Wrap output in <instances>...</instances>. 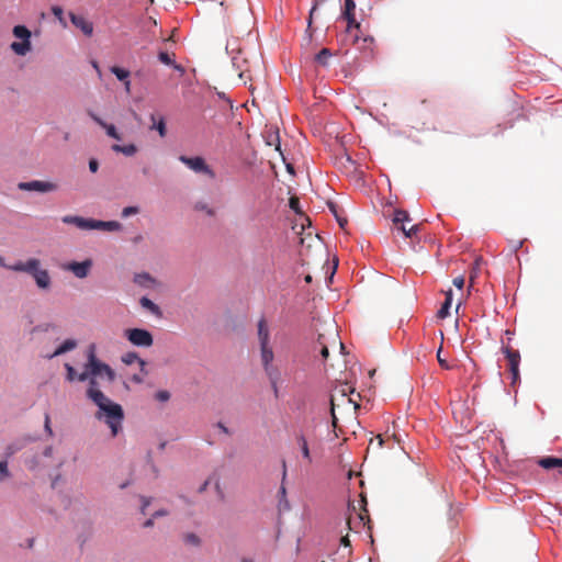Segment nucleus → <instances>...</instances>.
Returning <instances> with one entry per match:
<instances>
[{"instance_id": "1", "label": "nucleus", "mask_w": 562, "mask_h": 562, "mask_svg": "<svg viewBox=\"0 0 562 562\" xmlns=\"http://www.w3.org/2000/svg\"><path fill=\"white\" fill-rule=\"evenodd\" d=\"M97 380L90 379L87 396L98 406L97 418L103 420L111 429L112 436L115 437L122 430L123 407L108 398L102 391L97 389Z\"/></svg>"}, {"instance_id": "2", "label": "nucleus", "mask_w": 562, "mask_h": 562, "mask_svg": "<svg viewBox=\"0 0 562 562\" xmlns=\"http://www.w3.org/2000/svg\"><path fill=\"white\" fill-rule=\"evenodd\" d=\"M87 363L85 364V370L78 374L79 382L88 381L90 383V379H94L95 376L105 375L110 382L114 381L115 372L108 364L102 362L97 357V347L94 344H90L87 348Z\"/></svg>"}, {"instance_id": "3", "label": "nucleus", "mask_w": 562, "mask_h": 562, "mask_svg": "<svg viewBox=\"0 0 562 562\" xmlns=\"http://www.w3.org/2000/svg\"><path fill=\"white\" fill-rule=\"evenodd\" d=\"M12 33L21 42H12L10 44L11 50L18 56H25L32 48L31 31L25 25L18 24L13 27Z\"/></svg>"}, {"instance_id": "4", "label": "nucleus", "mask_w": 562, "mask_h": 562, "mask_svg": "<svg viewBox=\"0 0 562 562\" xmlns=\"http://www.w3.org/2000/svg\"><path fill=\"white\" fill-rule=\"evenodd\" d=\"M125 338L135 347L149 348L154 344L153 334L145 328H130L124 333Z\"/></svg>"}, {"instance_id": "5", "label": "nucleus", "mask_w": 562, "mask_h": 562, "mask_svg": "<svg viewBox=\"0 0 562 562\" xmlns=\"http://www.w3.org/2000/svg\"><path fill=\"white\" fill-rule=\"evenodd\" d=\"M179 161L186 165L189 169L198 175H205L210 179L215 178L214 170L206 164L205 159L201 156L189 157L186 155H180L178 157Z\"/></svg>"}, {"instance_id": "6", "label": "nucleus", "mask_w": 562, "mask_h": 562, "mask_svg": "<svg viewBox=\"0 0 562 562\" xmlns=\"http://www.w3.org/2000/svg\"><path fill=\"white\" fill-rule=\"evenodd\" d=\"M29 274L33 277L35 284L40 290H48L50 288L52 279L49 272L48 270L41 268V261L38 259H35L34 270H31Z\"/></svg>"}, {"instance_id": "7", "label": "nucleus", "mask_w": 562, "mask_h": 562, "mask_svg": "<svg viewBox=\"0 0 562 562\" xmlns=\"http://www.w3.org/2000/svg\"><path fill=\"white\" fill-rule=\"evenodd\" d=\"M18 189L27 192L35 191L40 193H46L55 191L57 186L49 181L32 180L26 182H19Z\"/></svg>"}, {"instance_id": "8", "label": "nucleus", "mask_w": 562, "mask_h": 562, "mask_svg": "<svg viewBox=\"0 0 562 562\" xmlns=\"http://www.w3.org/2000/svg\"><path fill=\"white\" fill-rule=\"evenodd\" d=\"M91 267H92V260L86 259L83 261L68 262L64 267V269L71 271L75 274V277L78 279H85L89 274Z\"/></svg>"}, {"instance_id": "9", "label": "nucleus", "mask_w": 562, "mask_h": 562, "mask_svg": "<svg viewBox=\"0 0 562 562\" xmlns=\"http://www.w3.org/2000/svg\"><path fill=\"white\" fill-rule=\"evenodd\" d=\"M283 472H282V483L278 492V512L280 515L289 512L291 509L290 502L286 497V488L284 486V480L286 477V464L285 461L282 462Z\"/></svg>"}, {"instance_id": "10", "label": "nucleus", "mask_w": 562, "mask_h": 562, "mask_svg": "<svg viewBox=\"0 0 562 562\" xmlns=\"http://www.w3.org/2000/svg\"><path fill=\"white\" fill-rule=\"evenodd\" d=\"M71 23L78 27L86 36L93 34V23L87 20L85 16L76 14L74 12L68 13Z\"/></svg>"}, {"instance_id": "11", "label": "nucleus", "mask_w": 562, "mask_h": 562, "mask_svg": "<svg viewBox=\"0 0 562 562\" xmlns=\"http://www.w3.org/2000/svg\"><path fill=\"white\" fill-rule=\"evenodd\" d=\"M236 41H228L226 44V52L227 54L232 55V65L235 69L239 70L238 77L240 80L244 79L245 72L241 70V65L246 61L244 58L239 57L240 52L237 50L236 55H234V52L236 50L235 47Z\"/></svg>"}, {"instance_id": "12", "label": "nucleus", "mask_w": 562, "mask_h": 562, "mask_svg": "<svg viewBox=\"0 0 562 562\" xmlns=\"http://www.w3.org/2000/svg\"><path fill=\"white\" fill-rule=\"evenodd\" d=\"M92 220L93 218H86L78 215H65L61 222L64 224L76 225L80 229L92 231Z\"/></svg>"}, {"instance_id": "13", "label": "nucleus", "mask_w": 562, "mask_h": 562, "mask_svg": "<svg viewBox=\"0 0 562 562\" xmlns=\"http://www.w3.org/2000/svg\"><path fill=\"white\" fill-rule=\"evenodd\" d=\"M502 352L505 355L509 362V371H514L515 369H519L520 364V352L519 350L512 349L508 346H502Z\"/></svg>"}, {"instance_id": "14", "label": "nucleus", "mask_w": 562, "mask_h": 562, "mask_svg": "<svg viewBox=\"0 0 562 562\" xmlns=\"http://www.w3.org/2000/svg\"><path fill=\"white\" fill-rule=\"evenodd\" d=\"M77 340L72 339V338H68L66 340H64L55 350L53 353L50 355H47L46 358L47 359H53L55 357H58V356H61L66 352H69L74 349H76L77 347Z\"/></svg>"}, {"instance_id": "15", "label": "nucleus", "mask_w": 562, "mask_h": 562, "mask_svg": "<svg viewBox=\"0 0 562 562\" xmlns=\"http://www.w3.org/2000/svg\"><path fill=\"white\" fill-rule=\"evenodd\" d=\"M122 228V225L117 221H101L92 220V229H100L105 232H116Z\"/></svg>"}, {"instance_id": "16", "label": "nucleus", "mask_w": 562, "mask_h": 562, "mask_svg": "<svg viewBox=\"0 0 562 562\" xmlns=\"http://www.w3.org/2000/svg\"><path fill=\"white\" fill-rule=\"evenodd\" d=\"M35 259L36 258H30L26 261H16L12 265L8 266V269L15 272H26L30 273L31 270H34L35 267Z\"/></svg>"}, {"instance_id": "17", "label": "nucleus", "mask_w": 562, "mask_h": 562, "mask_svg": "<svg viewBox=\"0 0 562 562\" xmlns=\"http://www.w3.org/2000/svg\"><path fill=\"white\" fill-rule=\"evenodd\" d=\"M538 465L546 470H551L555 468H562V458H558L554 456H548L540 458L537 461Z\"/></svg>"}, {"instance_id": "18", "label": "nucleus", "mask_w": 562, "mask_h": 562, "mask_svg": "<svg viewBox=\"0 0 562 562\" xmlns=\"http://www.w3.org/2000/svg\"><path fill=\"white\" fill-rule=\"evenodd\" d=\"M355 41L358 43L360 50H362L363 53H366L368 55L373 54V47H372V45L374 43L373 36L366 35V36L361 37V36L356 35Z\"/></svg>"}, {"instance_id": "19", "label": "nucleus", "mask_w": 562, "mask_h": 562, "mask_svg": "<svg viewBox=\"0 0 562 562\" xmlns=\"http://www.w3.org/2000/svg\"><path fill=\"white\" fill-rule=\"evenodd\" d=\"M139 304L143 308L147 310L148 312H150V314H153L154 316L156 317H161L162 315V312H161V308L159 307L158 304H156L153 300H150L149 297L147 296H142L139 299Z\"/></svg>"}, {"instance_id": "20", "label": "nucleus", "mask_w": 562, "mask_h": 562, "mask_svg": "<svg viewBox=\"0 0 562 562\" xmlns=\"http://www.w3.org/2000/svg\"><path fill=\"white\" fill-rule=\"evenodd\" d=\"M150 121L153 122L150 130L157 131L160 137H165L167 134V125L165 117L159 116L157 119L155 114H151Z\"/></svg>"}, {"instance_id": "21", "label": "nucleus", "mask_w": 562, "mask_h": 562, "mask_svg": "<svg viewBox=\"0 0 562 562\" xmlns=\"http://www.w3.org/2000/svg\"><path fill=\"white\" fill-rule=\"evenodd\" d=\"M260 358L262 367L273 364L274 355L269 344L260 345Z\"/></svg>"}, {"instance_id": "22", "label": "nucleus", "mask_w": 562, "mask_h": 562, "mask_svg": "<svg viewBox=\"0 0 562 562\" xmlns=\"http://www.w3.org/2000/svg\"><path fill=\"white\" fill-rule=\"evenodd\" d=\"M158 59L161 64L171 66L175 70L179 71L180 74L184 72V68L181 65L177 64L167 52L160 50L158 53Z\"/></svg>"}, {"instance_id": "23", "label": "nucleus", "mask_w": 562, "mask_h": 562, "mask_svg": "<svg viewBox=\"0 0 562 562\" xmlns=\"http://www.w3.org/2000/svg\"><path fill=\"white\" fill-rule=\"evenodd\" d=\"M295 438H296V442L300 447L303 458L305 460H307L308 462H312L308 442H307V439L304 436V434L301 431V432L296 434Z\"/></svg>"}, {"instance_id": "24", "label": "nucleus", "mask_w": 562, "mask_h": 562, "mask_svg": "<svg viewBox=\"0 0 562 562\" xmlns=\"http://www.w3.org/2000/svg\"><path fill=\"white\" fill-rule=\"evenodd\" d=\"M122 362H124L125 364H133L135 362H137L139 366H140V369L143 370L144 367L146 366V362L144 359H142L137 352L135 351H128L126 353H124L122 356Z\"/></svg>"}, {"instance_id": "25", "label": "nucleus", "mask_w": 562, "mask_h": 562, "mask_svg": "<svg viewBox=\"0 0 562 562\" xmlns=\"http://www.w3.org/2000/svg\"><path fill=\"white\" fill-rule=\"evenodd\" d=\"M333 57V53L329 48H322L314 57L315 61L323 66L328 67L329 60Z\"/></svg>"}, {"instance_id": "26", "label": "nucleus", "mask_w": 562, "mask_h": 562, "mask_svg": "<svg viewBox=\"0 0 562 562\" xmlns=\"http://www.w3.org/2000/svg\"><path fill=\"white\" fill-rule=\"evenodd\" d=\"M263 370H265L266 375L269 379L270 385H274L276 383H279V381L281 379V372L276 366L270 364V366L263 367Z\"/></svg>"}, {"instance_id": "27", "label": "nucleus", "mask_w": 562, "mask_h": 562, "mask_svg": "<svg viewBox=\"0 0 562 562\" xmlns=\"http://www.w3.org/2000/svg\"><path fill=\"white\" fill-rule=\"evenodd\" d=\"M111 148L113 151L121 153L126 157L134 156L137 151V147L134 144H127V145L114 144V145H112Z\"/></svg>"}, {"instance_id": "28", "label": "nucleus", "mask_w": 562, "mask_h": 562, "mask_svg": "<svg viewBox=\"0 0 562 562\" xmlns=\"http://www.w3.org/2000/svg\"><path fill=\"white\" fill-rule=\"evenodd\" d=\"M270 333L263 318L258 322V339L260 345L269 344Z\"/></svg>"}, {"instance_id": "29", "label": "nucleus", "mask_w": 562, "mask_h": 562, "mask_svg": "<svg viewBox=\"0 0 562 562\" xmlns=\"http://www.w3.org/2000/svg\"><path fill=\"white\" fill-rule=\"evenodd\" d=\"M154 279L148 272L135 273L134 282L140 286H148L150 283H154Z\"/></svg>"}, {"instance_id": "30", "label": "nucleus", "mask_w": 562, "mask_h": 562, "mask_svg": "<svg viewBox=\"0 0 562 562\" xmlns=\"http://www.w3.org/2000/svg\"><path fill=\"white\" fill-rule=\"evenodd\" d=\"M110 72L114 75L119 81H123L130 78V70L119 66L110 67Z\"/></svg>"}, {"instance_id": "31", "label": "nucleus", "mask_w": 562, "mask_h": 562, "mask_svg": "<svg viewBox=\"0 0 562 562\" xmlns=\"http://www.w3.org/2000/svg\"><path fill=\"white\" fill-rule=\"evenodd\" d=\"M409 221H411V217L406 211H404V210H395L394 211L393 222L395 224H397V223L404 224L405 222H409Z\"/></svg>"}, {"instance_id": "32", "label": "nucleus", "mask_w": 562, "mask_h": 562, "mask_svg": "<svg viewBox=\"0 0 562 562\" xmlns=\"http://www.w3.org/2000/svg\"><path fill=\"white\" fill-rule=\"evenodd\" d=\"M50 10H52V13L54 14V16L63 25V27H66L67 26V22H66V20L64 18V10H63V8L59 7V5H53Z\"/></svg>"}, {"instance_id": "33", "label": "nucleus", "mask_w": 562, "mask_h": 562, "mask_svg": "<svg viewBox=\"0 0 562 562\" xmlns=\"http://www.w3.org/2000/svg\"><path fill=\"white\" fill-rule=\"evenodd\" d=\"M65 370L67 372L66 379L69 382L78 381V374L75 368L70 363H65Z\"/></svg>"}, {"instance_id": "34", "label": "nucleus", "mask_w": 562, "mask_h": 562, "mask_svg": "<svg viewBox=\"0 0 562 562\" xmlns=\"http://www.w3.org/2000/svg\"><path fill=\"white\" fill-rule=\"evenodd\" d=\"M347 21V31L352 27L360 29V23L357 22L355 13H350L349 15H341Z\"/></svg>"}, {"instance_id": "35", "label": "nucleus", "mask_w": 562, "mask_h": 562, "mask_svg": "<svg viewBox=\"0 0 562 562\" xmlns=\"http://www.w3.org/2000/svg\"><path fill=\"white\" fill-rule=\"evenodd\" d=\"M267 144L269 146H276V149L278 151H281V145H280V137H279V133L276 132V133H271L267 139Z\"/></svg>"}, {"instance_id": "36", "label": "nucleus", "mask_w": 562, "mask_h": 562, "mask_svg": "<svg viewBox=\"0 0 562 562\" xmlns=\"http://www.w3.org/2000/svg\"><path fill=\"white\" fill-rule=\"evenodd\" d=\"M103 128L105 130L106 135L110 136L111 138H114L116 140L121 139V135L119 134L114 124L106 123V125Z\"/></svg>"}, {"instance_id": "37", "label": "nucleus", "mask_w": 562, "mask_h": 562, "mask_svg": "<svg viewBox=\"0 0 562 562\" xmlns=\"http://www.w3.org/2000/svg\"><path fill=\"white\" fill-rule=\"evenodd\" d=\"M451 305H452V304H450V303H448V302H443V303L441 304L440 308H439V310H438V312H437V316H438V318L443 319V318L448 317V316H449V314H450Z\"/></svg>"}, {"instance_id": "38", "label": "nucleus", "mask_w": 562, "mask_h": 562, "mask_svg": "<svg viewBox=\"0 0 562 562\" xmlns=\"http://www.w3.org/2000/svg\"><path fill=\"white\" fill-rule=\"evenodd\" d=\"M184 542L188 543V544H192V546H200L201 543V539L199 538L198 535L193 533V532H189L184 536L183 538Z\"/></svg>"}, {"instance_id": "39", "label": "nucleus", "mask_w": 562, "mask_h": 562, "mask_svg": "<svg viewBox=\"0 0 562 562\" xmlns=\"http://www.w3.org/2000/svg\"><path fill=\"white\" fill-rule=\"evenodd\" d=\"M355 9L356 2L353 0H345L341 15H349L350 13H355Z\"/></svg>"}, {"instance_id": "40", "label": "nucleus", "mask_w": 562, "mask_h": 562, "mask_svg": "<svg viewBox=\"0 0 562 562\" xmlns=\"http://www.w3.org/2000/svg\"><path fill=\"white\" fill-rule=\"evenodd\" d=\"M11 475L9 468H8V461L1 460L0 461V482L4 479L9 477Z\"/></svg>"}, {"instance_id": "41", "label": "nucleus", "mask_w": 562, "mask_h": 562, "mask_svg": "<svg viewBox=\"0 0 562 562\" xmlns=\"http://www.w3.org/2000/svg\"><path fill=\"white\" fill-rule=\"evenodd\" d=\"M195 210L205 212L209 216H214L215 212L204 202H198L195 204Z\"/></svg>"}, {"instance_id": "42", "label": "nucleus", "mask_w": 562, "mask_h": 562, "mask_svg": "<svg viewBox=\"0 0 562 562\" xmlns=\"http://www.w3.org/2000/svg\"><path fill=\"white\" fill-rule=\"evenodd\" d=\"M139 499H140V503H142V504H140V509H139V510H140V513H142L143 515H145V514H146V509H147V507H148V506L150 505V503H151V497L140 495V496H139Z\"/></svg>"}, {"instance_id": "43", "label": "nucleus", "mask_w": 562, "mask_h": 562, "mask_svg": "<svg viewBox=\"0 0 562 562\" xmlns=\"http://www.w3.org/2000/svg\"><path fill=\"white\" fill-rule=\"evenodd\" d=\"M155 398L162 403L167 402L170 398V393L166 390H159L158 392H156Z\"/></svg>"}, {"instance_id": "44", "label": "nucleus", "mask_w": 562, "mask_h": 562, "mask_svg": "<svg viewBox=\"0 0 562 562\" xmlns=\"http://www.w3.org/2000/svg\"><path fill=\"white\" fill-rule=\"evenodd\" d=\"M44 430L49 437H53L54 432L50 426V417L48 413H46L44 417Z\"/></svg>"}, {"instance_id": "45", "label": "nucleus", "mask_w": 562, "mask_h": 562, "mask_svg": "<svg viewBox=\"0 0 562 562\" xmlns=\"http://www.w3.org/2000/svg\"><path fill=\"white\" fill-rule=\"evenodd\" d=\"M313 15L312 9L310 10L308 19H307V29H306V37L307 41L311 42L312 40V24H313Z\"/></svg>"}, {"instance_id": "46", "label": "nucleus", "mask_w": 562, "mask_h": 562, "mask_svg": "<svg viewBox=\"0 0 562 562\" xmlns=\"http://www.w3.org/2000/svg\"><path fill=\"white\" fill-rule=\"evenodd\" d=\"M138 207L137 206H126L122 210V216L123 217H128L131 215H134V214H137L138 213Z\"/></svg>"}, {"instance_id": "47", "label": "nucleus", "mask_w": 562, "mask_h": 562, "mask_svg": "<svg viewBox=\"0 0 562 562\" xmlns=\"http://www.w3.org/2000/svg\"><path fill=\"white\" fill-rule=\"evenodd\" d=\"M525 240L526 239L510 240L509 244H510L512 252L516 254L522 247Z\"/></svg>"}, {"instance_id": "48", "label": "nucleus", "mask_w": 562, "mask_h": 562, "mask_svg": "<svg viewBox=\"0 0 562 562\" xmlns=\"http://www.w3.org/2000/svg\"><path fill=\"white\" fill-rule=\"evenodd\" d=\"M55 326L50 323L48 324H43V325H37L33 328V331H48L50 328H54Z\"/></svg>"}, {"instance_id": "49", "label": "nucleus", "mask_w": 562, "mask_h": 562, "mask_svg": "<svg viewBox=\"0 0 562 562\" xmlns=\"http://www.w3.org/2000/svg\"><path fill=\"white\" fill-rule=\"evenodd\" d=\"M90 117L98 124L100 125L102 128L106 125V122L103 121L100 116H98L95 113L93 112H90L89 113Z\"/></svg>"}, {"instance_id": "50", "label": "nucleus", "mask_w": 562, "mask_h": 562, "mask_svg": "<svg viewBox=\"0 0 562 562\" xmlns=\"http://www.w3.org/2000/svg\"><path fill=\"white\" fill-rule=\"evenodd\" d=\"M99 169V161L95 158L89 160V170L94 173Z\"/></svg>"}, {"instance_id": "51", "label": "nucleus", "mask_w": 562, "mask_h": 562, "mask_svg": "<svg viewBox=\"0 0 562 562\" xmlns=\"http://www.w3.org/2000/svg\"><path fill=\"white\" fill-rule=\"evenodd\" d=\"M453 285L457 289L462 290L463 285H464V278L462 276H459V277L454 278L453 279Z\"/></svg>"}, {"instance_id": "52", "label": "nucleus", "mask_w": 562, "mask_h": 562, "mask_svg": "<svg viewBox=\"0 0 562 562\" xmlns=\"http://www.w3.org/2000/svg\"><path fill=\"white\" fill-rule=\"evenodd\" d=\"M509 372H510V378H512V384L514 385L520 380L519 369H515L514 371H509Z\"/></svg>"}, {"instance_id": "53", "label": "nucleus", "mask_w": 562, "mask_h": 562, "mask_svg": "<svg viewBox=\"0 0 562 562\" xmlns=\"http://www.w3.org/2000/svg\"><path fill=\"white\" fill-rule=\"evenodd\" d=\"M216 94L220 99H222L223 101H225L227 103L229 109H233V101L224 92L217 91Z\"/></svg>"}, {"instance_id": "54", "label": "nucleus", "mask_w": 562, "mask_h": 562, "mask_svg": "<svg viewBox=\"0 0 562 562\" xmlns=\"http://www.w3.org/2000/svg\"><path fill=\"white\" fill-rule=\"evenodd\" d=\"M440 352H441V347L438 349V352H437V359H438V362H439V364H440L441 367H443V368H447V369H448V368H449L448 362L446 361V359H445V358H441Z\"/></svg>"}, {"instance_id": "55", "label": "nucleus", "mask_w": 562, "mask_h": 562, "mask_svg": "<svg viewBox=\"0 0 562 562\" xmlns=\"http://www.w3.org/2000/svg\"><path fill=\"white\" fill-rule=\"evenodd\" d=\"M167 515H168V510L161 508V509L156 510L151 516H153V518H159V517H165Z\"/></svg>"}, {"instance_id": "56", "label": "nucleus", "mask_w": 562, "mask_h": 562, "mask_svg": "<svg viewBox=\"0 0 562 562\" xmlns=\"http://www.w3.org/2000/svg\"><path fill=\"white\" fill-rule=\"evenodd\" d=\"M216 427H217V428H218L223 434H225V435H229V434H231L229 429H228V428H227V427H226L222 422H218V423L216 424Z\"/></svg>"}, {"instance_id": "57", "label": "nucleus", "mask_w": 562, "mask_h": 562, "mask_svg": "<svg viewBox=\"0 0 562 562\" xmlns=\"http://www.w3.org/2000/svg\"><path fill=\"white\" fill-rule=\"evenodd\" d=\"M210 485V480H205L198 488V493L202 494L206 491L207 486Z\"/></svg>"}, {"instance_id": "58", "label": "nucleus", "mask_w": 562, "mask_h": 562, "mask_svg": "<svg viewBox=\"0 0 562 562\" xmlns=\"http://www.w3.org/2000/svg\"><path fill=\"white\" fill-rule=\"evenodd\" d=\"M452 296H453V292L451 289H449L447 292H446V297H445V301L443 302H448L450 304H452Z\"/></svg>"}, {"instance_id": "59", "label": "nucleus", "mask_w": 562, "mask_h": 562, "mask_svg": "<svg viewBox=\"0 0 562 562\" xmlns=\"http://www.w3.org/2000/svg\"><path fill=\"white\" fill-rule=\"evenodd\" d=\"M321 356L324 360H326L329 356V350L326 346H323L321 349Z\"/></svg>"}, {"instance_id": "60", "label": "nucleus", "mask_w": 562, "mask_h": 562, "mask_svg": "<svg viewBox=\"0 0 562 562\" xmlns=\"http://www.w3.org/2000/svg\"><path fill=\"white\" fill-rule=\"evenodd\" d=\"M215 488H216V492H217V494H218V497H220L221 499H223V498H224V493H223V491H222V488H221V484H220V481H218V480H217V481H216V483H215Z\"/></svg>"}, {"instance_id": "61", "label": "nucleus", "mask_w": 562, "mask_h": 562, "mask_svg": "<svg viewBox=\"0 0 562 562\" xmlns=\"http://www.w3.org/2000/svg\"><path fill=\"white\" fill-rule=\"evenodd\" d=\"M154 519L153 516L148 519H146L143 524V527L144 528H151L154 526Z\"/></svg>"}, {"instance_id": "62", "label": "nucleus", "mask_w": 562, "mask_h": 562, "mask_svg": "<svg viewBox=\"0 0 562 562\" xmlns=\"http://www.w3.org/2000/svg\"><path fill=\"white\" fill-rule=\"evenodd\" d=\"M328 207L334 216L337 217V205L334 202H328Z\"/></svg>"}, {"instance_id": "63", "label": "nucleus", "mask_w": 562, "mask_h": 562, "mask_svg": "<svg viewBox=\"0 0 562 562\" xmlns=\"http://www.w3.org/2000/svg\"><path fill=\"white\" fill-rule=\"evenodd\" d=\"M401 231L403 232L406 238H412L414 236L411 232V228L406 229L404 225H402Z\"/></svg>"}, {"instance_id": "64", "label": "nucleus", "mask_w": 562, "mask_h": 562, "mask_svg": "<svg viewBox=\"0 0 562 562\" xmlns=\"http://www.w3.org/2000/svg\"><path fill=\"white\" fill-rule=\"evenodd\" d=\"M52 454H53V447H50V446L46 447L43 451V456L46 458H49V457H52Z\"/></svg>"}]
</instances>
